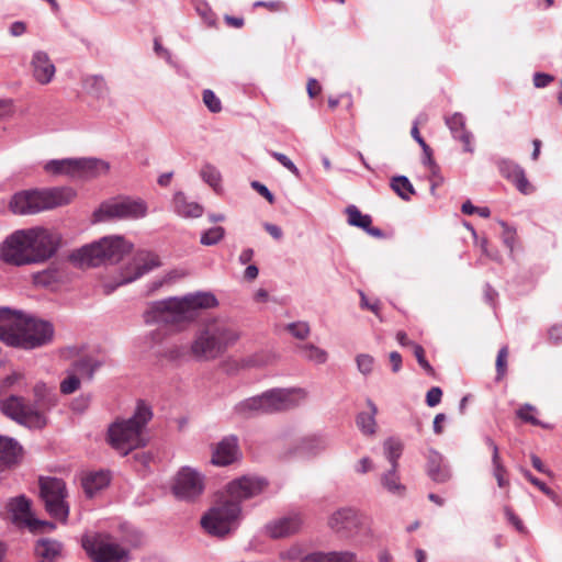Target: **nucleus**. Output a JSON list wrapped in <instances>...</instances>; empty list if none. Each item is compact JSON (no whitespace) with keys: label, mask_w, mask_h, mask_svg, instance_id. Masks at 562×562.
I'll use <instances>...</instances> for the list:
<instances>
[{"label":"nucleus","mask_w":562,"mask_h":562,"mask_svg":"<svg viewBox=\"0 0 562 562\" xmlns=\"http://www.w3.org/2000/svg\"><path fill=\"white\" fill-rule=\"evenodd\" d=\"M267 481L244 475L227 485V496L213 506L202 518L201 526L211 536L224 537L232 532L240 516V503L252 498L265 490Z\"/></svg>","instance_id":"nucleus-1"},{"label":"nucleus","mask_w":562,"mask_h":562,"mask_svg":"<svg viewBox=\"0 0 562 562\" xmlns=\"http://www.w3.org/2000/svg\"><path fill=\"white\" fill-rule=\"evenodd\" d=\"M59 245L60 236L52 229L45 227L21 229L3 240L0 246V259L18 267L42 263L57 252Z\"/></svg>","instance_id":"nucleus-2"},{"label":"nucleus","mask_w":562,"mask_h":562,"mask_svg":"<svg viewBox=\"0 0 562 562\" xmlns=\"http://www.w3.org/2000/svg\"><path fill=\"white\" fill-rule=\"evenodd\" d=\"M33 403L18 395L0 398V411L22 426L42 429L47 425L46 414L58 403V395L54 387L37 382L33 387Z\"/></svg>","instance_id":"nucleus-3"},{"label":"nucleus","mask_w":562,"mask_h":562,"mask_svg":"<svg viewBox=\"0 0 562 562\" xmlns=\"http://www.w3.org/2000/svg\"><path fill=\"white\" fill-rule=\"evenodd\" d=\"M217 305V300L210 292H195L182 297H168L149 304L144 312L147 325H181L193 321L198 310L211 308Z\"/></svg>","instance_id":"nucleus-4"},{"label":"nucleus","mask_w":562,"mask_h":562,"mask_svg":"<svg viewBox=\"0 0 562 562\" xmlns=\"http://www.w3.org/2000/svg\"><path fill=\"white\" fill-rule=\"evenodd\" d=\"M239 339L235 326L224 319H210L194 334L190 356L196 361H211L223 356Z\"/></svg>","instance_id":"nucleus-5"},{"label":"nucleus","mask_w":562,"mask_h":562,"mask_svg":"<svg viewBox=\"0 0 562 562\" xmlns=\"http://www.w3.org/2000/svg\"><path fill=\"white\" fill-rule=\"evenodd\" d=\"M151 418V408L139 401L132 417L117 420L109 427L108 442L122 456L146 446L145 428Z\"/></svg>","instance_id":"nucleus-6"},{"label":"nucleus","mask_w":562,"mask_h":562,"mask_svg":"<svg viewBox=\"0 0 562 562\" xmlns=\"http://www.w3.org/2000/svg\"><path fill=\"white\" fill-rule=\"evenodd\" d=\"M133 245L123 236H105L98 241L81 247L72 255V258L81 265L90 267L114 265L130 254Z\"/></svg>","instance_id":"nucleus-7"},{"label":"nucleus","mask_w":562,"mask_h":562,"mask_svg":"<svg viewBox=\"0 0 562 562\" xmlns=\"http://www.w3.org/2000/svg\"><path fill=\"white\" fill-rule=\"evenodd\" d=\"M74 195L75 192L69 188L22 191L12 196L9 205L14 214H35L68 204Z\"/></svg>","instance_id":"nucleus-8"},{"label":"nucleus","mask_w":562,"mask_h":562,"mask_svg":"<svg viewBox=\"0 0 562 562\" xmlns=\"http://www.w3.org/2000/svg\"><path fill=\"white\" fill-rule=\"evenodd\" d=\"M54 326L50 322L24 314L20 321L12 347L25 350L41 348L54 339Z\"/></svg>","instance_id":"nucleus-9"},{"label":"nucleus","mask_w":562,"mask_h":562,"mask_svg":"<svg viewBox=\"0 0 562 562\" xmlns=\"http://www.w3.org/2000/svg\"><path fill=\"white\" fill-rule=\"evenodd\" d=\"M147 204L142 199H132L128 196L114 199L103 202L94 211L95 222L109 220H138L147 215Z\"/></svg>","instance_id":"nucleus-10"},{"label":"nucleus","mask_w":562,"mask_h":562,"mask_svg":"<svg viewBox=\"0 0 562 562\" xmlns=\"http://www.w3.org/2000/svg\"><path fill=\"white\" fill-rule=\"evenodd\" d=\"M40 496L50 517L65 522L69 515L67 490L61 479L40 477Z\"/></svg>","instance_id":"nucleus-11"},{"label":"nucleus","mask_w":562,"mask_h":562,"mask_svg":"<svg viewBox=\"0 0 562 562\" xmlns=\"http://www.w3.org/2000/svg\"><path fill=\"white\" fill-rule=\"evenodd\" d=\"M108 162L94 158H66L53 159L45 164L44 169L52 175H67L70 177L88 178L106 172Z\"/></svg>","instance_id":"nucleus-12"},{"label":"nucleus","mask_w":562,"mask_h":562,"mask_svg":"<svg viewBox=\"0 0 562 562\" xmlns=\"http://www.w3.org/2000/svg\"><path fill=\"white\" fill-rule=\"evenodd\" d=\"M82 546L94 562H128L130 552L106 535L86 537Z\"/></svg>","instance_id":"nucleus-13"},{"label":"nucleus","mask_w":562,"mask_h":562,"mask_svg":"<svg viewBox=\"0 0 562 562\" xmlns=\"http://www.w3.org/2000/svg\"><path fill=\"white\" fill-rule=\"evenodd\" d=\"M307 396L304 389H272L262 393L263 405L267 414L278 413L294 408Z\"/></svg>","instance_id":"nucleus-14"},{"label":"nucleus","mask_w":562,"mask_h":562,"mask_svg":"<svg viewBox=\"0 0 562 562\" xmlns=\"http://www.w3.org/2000/svg\"><path fill=\"white\" fill-rule=\"evenodd\" d=\"M204 491V477L190 467H182L173 479L172 493L179 499L192 501Z\"/></svg>","instance_id":"nucleus-15"},{"label":"nucleus","mask_w":562,"mask_h":562,"mask_svg":"<svg viewBox=\"0 0 562 562\" xmlns=\"http://www.w3.org/2000/svg\"><path fill=\"white\" fill-rule=\"evenodd\" d=\"M362 524V516L356 509L349 507L336 510L328 519L330 529L344 538L358 535Z\"/></svg>","instance_id":"nucleus-16"},{"label":"nucleus","mask_w":562,"mask_h":562,"mask_svg":"<svg viewBox=\"0 0 562 562\" xmlns=\"http://www.w3.org/2000/svg\"><path fill=\"white\" fill-rule=\"evenodd\" d=\"M330 442L326 436L312 435L297 439L284 452V458L310 459L326 451Z\"/></svg>","instance_id":"nucleus-17"},{"label":"nucleus","mask_w":562,"mask_h":562,"mask_svg":"<svg viewBox=\"0 0 562 562\" xmlns=\"http://www.w3.org/2000/svg\"><path fill=\"white\" fill-rule=\"evenodd\" d=\"M159 265H160V262L156 255L148 254V252L138 254L133 259V262L126 267L123 278L116 284V286L135 281L136 279L140 278L145 273L159 267Z\"/></svg>","instance_id":"nucleus-18"},{"label":"nucleus","mask_w":562,"mask_h":562,"mask_svg":"<svg viewBox=\"0 0 562 562\" xmlns=\"http://www.w3.org/2000/svg\"><path fill=\"white\" fill-rule=\"evenodd\" d=\"M303 524V519L299 513H291L283 517L277 518L266 525V533L273 538H284L296 533Z\"/></svg>","instance_id":"nucleus-19"},{"label":"nucleus","mask_w":562,"mask_h":562,"mask_svg":"<svg viewBox=\"0 0 562 562\" xmlns=\"http://www.w3.org/2000/svg\"><path fill=\"white\" fill-rule=\"evenodd\" d=\"M501 175L513 182L516 189L527 195L533 192V187L528 181L525 170L510 159H501L497 162Z\"/></svg>","instance_id":"nucleus-20"},{"label":"nucleus","mask_w":562,"mask_h":562,"mask_svg":"<svg viewBox=\"0 0 562 562\" xmlns=\"http://www.w3.org/2000/svg\"><path fill=\"white\" fill-rule=\"evenodd\" d=\"M239 454L238 439L232 435L215 445L211 461L214 465L226 467L234 463Z\"/></svg>","instance_id":"nucleus-21"},{"label":"nucleus","mask_w":562,"mask_h":562,"mask_svg":"<svg viewBox=\"0 0 562 562\" xmlns=\"http://www.w3.org/2000/svg\"><path fill=\"white\" fill-rule=\"evenodd\" d=\"M31 69L34 79L40 85L49 83L56 72L55 65L50 60L48 54L44 50H35L31 59Z\"/></svg>","instance_id":"nucleus-22"},{"label":"nucleus","mask_w":562,"mask_h":562,"mask_svg":"<svg viewBox=\"0 0 562 562\" xmlns=\"http://www.w3.org/2000/svg\"><path fill=\"white\" fill-rule=\"evenodd\" d=\"M426 459V472L434 482L446 483L451 479L450 467L440 452L428 449Z\"/></svg>","instance_id":"nucleus-23"},{"label":"nucleus","mask_w":562,"mask_h":562,"mask_svg":"<svg viewBox=\"0 0 562 562\" xmlns=\"http://www.w3.org/2000/svg\"><path fill=\"white\" fill-rule=\"evenodd\" d=\"M23 312L10 307H0V340L12 347Z\"/></svg>","instance_id":"nucleus-24"},{"label":"nucleus","mask_w":562,"mask_h":562,"mask_svg":"<svg viewBox=\"0 0 562 562\" xmlns=\"http://www.w3.org/2000/svg\"><path fill=\"white\" fill-rule=\"evenodd\" d=\"M22 453L23 448L16 439L0 435V470L18 464Z\"/></svg>","instance_id":"nucleus-25"},{"label":"nucleus","mask_w":562,"mask_h":562,"mask_svg":"<svg viewBox=\"0 0 562 562\" xmlns=\"http://www.w3.org/2000/svg\"><path fill=\"white\" fill-rule=\"evenodd\" d=\"M446 124L448 125L453 138L459 139L463 144L464 151L472 153V134L465 130L464 116L461 113H454L446 119Z\"/></svg>","instance_id":"nucleus-26"},{"label":"nucleus","mask_w":562,"mask_h":562,"mask_svg":"<svg viewBox=\"0 0 562 562\" xmlns=\"http://www.w3.org/2000/svg\"><path fill=\"white\" fill-rule=\"evenodd\" d=\"M110 483V475L106 471L91 472L82 479V487L86 495L92 498L97 493L106 487Z\"/></svg>","instance_id":"nucleus-27"},{"label":"nucleus","mask_w":562,"mask_h":562,"mask_svg":"<svg viewBox=\"0 0 562 562\" xmlns=\"http://www.w3.org/2000/svg\"><path fill=\"white\" fill-rule=\"evenodd\" d=\"M300 562H358L357 555L350 551L314 552L306 554Z\"/></svg>","instance_id":"nucleus-28"},{"label":"nucleus","mask_w":562,"mask_h":562,"mask_svg":"<svg viewBox=\"0 0 562 562\" xmlns=\"http://www.w3.org/2000/svg\"><path fill=\"white\" fill-rule=\"evenodd\" d=\"M175 212L182 217H200L203 207L199 203L189 202L183 192H177L173 195Z\"/></svg>","instance_id":"nucleus-29"},{"label":"nucleus","mask_w":562,"mask_h":562,"mask_svg":"<svg viewBox=\"0 0 562 562\" xmlns=\"http://www.w3.org/2000/svg\"><path fill=\"white\" fill-rule=\"evenodd\" d=\"M380 482L382 487L393 495L403 496L405 494L406 487L401 483L398 467H391L381 475Z\"/></svg>","instance_id":"nucleus-30"},{"label":"nucleus","mask_w":562,"mask_h":562,"mask_svg":"<svg viewBox=\"0 0 562 562\" xmlns=\"http://www.w3.org/2000/svg\"><path fill=\"white\" fill-rule=\"evenodd\" d=\"M367 405L370 412L359 413L356 418V424L362 434L373 435L376 428L375 415L378 414V407L370 398L367 400Z\"/></svg>","instance_id":"nucleus-31"},{"label":"nucleus","mask_w":562,"mask_h":562,"mask_svg":"<svg viewBox=\"0 0 562 562\" xmlns=\"http://www.w3.org/2000/svg\"><path fill=\"white\" fill-rule=\"evenodd\" d=\"M102 366V362L92 357H83L75 361L70 370L79 378L92 380L94 372Z\"/></svg>","instance_id":"nucleus-32"},{"label":"nucleus","mask_w":562,"mask_h":562,"mask_svg":"<svg viewBox=\"0 0 562 562\" xmlns=\"http://www.w3.org/2000/svg\"><path fill=\"white\" fill-rule=\"evenodd\" d=\"M235 411L244 417L252 416L256 414H267L263 405L262 394L239 402L235 406Z\"/></svg>","instance_id":"nucleus-33"},{"label":"nucleus","mask_w":562,"mask_h":562,"mask_svg":"<svg viewBox=\"0 0 562 562\" xmlns=\"http://www.w3.org/2000/svg\"><path fill=\"white\" fill-rule=\"evenodd\" d=\"M9 509L14 520H23L27 525V520L33 519L31 517V503L23 495L12 498L9 503Z\"/></svg>","instance_id":"nucleus-34"},{"label":"nucleus","mask_w":562,"mask_h":562,"mask_svg":"<svg viewBox=\"0 0 562 562\" xmlns=\"http://www.w3.org/2000/svg\"><path fill=\"white\" fill-rule=\"evenodd\" d=\"M83 88L90 95L102 99L108 95L109 89L102 76L92 75L83 80Z\"/></svg>","instance_id":"nucleus-35"},{"label":"nucleus","mask_w":562,"mask_h":562,"mask_svg":"<svg viewBox=\"0 0 562 562\" xmlns=\"http://www.w3.org/2000/svg\"><path fill=\"white\" fill-rule=\"evenodd\" d=\"M391 189L404 201H411L416 191L406 176H395L390 182Z\"/></svg>","instance_id":"nucleus-36"},{"label":"nucleus","mask_w":562,"mask_h":562,"mask_svg":"<svg viewBox=\"0 0 562 562\" xmlns=\"http://www.w3.org/2000/svg\"><path fill=\"white\" fill-rule=\"evenodd\" d=\"M61 544L56 540L40 539L35 546V552L38 557L45 560H54L60 554Z\"/></svg>","instance_id":"nucleus-37"},{"label":"nucleus","mask_w":562,"mask_h":562,"mask_svg":"<svg viewBox=\"0 0 562 562\" xmlns=\"http://www.w3.org/2000/svg\"><path fill=\"white\" fill-rule=\"evenodd\" d=\"M299 350L304 359L312 361L316 364H323L328 359L327 351L313 344L300 345Z\"/></svg>","instance_id":"nucleus-38"},{"label":"nucleus","mask_w":562,"mask_h":562,"mask_svg":"<svg viewBox=\"0 0 562 562\" xmlns=\"http://www.w3.org/2000/svg\"><path fill=\"white\" fill-rule=\"evenodd\" d=\"M384 456L391 467H398V459L403 452V443L395 438H387L383 443Z\"/></svg>","instance_id":"nucleus-39"},{"label":"nucleus","mask_w":562,"mask_h":562,"mask_svg":"<svg viewBox=\"0 0 562 562\" xmlns=\"http://www.w3.org/2000/svg\"><path fill=\"white\" fill-rule=\"evenodd\" d=\"M346 214L348 216V224L359 228H368L372 223V218L368 214H362L356 205H348L346 207Z\"/></svg>","instance_id":"nucleus-40"},{"label":"nucleus","mask_w":562,"mask_h":562,"mask_svg":"<svg viewBox=\"0 0 562 562\" xmlns=\"http://www.w3.org/2000/svg\"><path fill=\"white\" fill-rule=\"evenodd\" d=\"M201 177L214 191L221 190L222 176L216 167L210 164L204 165L201 169Z\"/></svg>","instance_id":"nucleus-41"},{"label":"nucleus","mask_w":562,"mask_h":562,"mask_svg":"<svg viewBox=\"0 0 562 562\" xmlns=\"http://www.w3.org/2000/svg\"><path fill=\"white\" fill-rule=\"evenodd\" d=\"M58 281L56 269H46L33 274V282L38 286H49Z\"/></svg>","instance_id":"nucleus-42"},{"label":"nucleus","mask_w":562,"mask_h":562,"mask_svg":"<svg viewBox=\"0 0 562 562\" xmlns=\"http://www.w3.org/2000/svg\"><path fill=\"white\" fill-rule=\"evenodd\" d=\"M80 385V378L68 369L67 376L60 382V392L65 395H69L79 390Z\"/></svg>","instance_id":"nucleus-43"},{"label":"nucleus","mask_w":562,"mask_h":562,"mask_svg":"<svg viewBox=\"0 0 562 562\" xmlns=\"http://www.w3.org/2000/svg\"><path fill=\"white\" fill-rule=\"evenodd\" d=\"M225 229L222 226H215L205 231L201 236V244L205 246L216 245L223 239Z\"/></svg>","instance_id":"nucleus-44"},{"label":"nucleus","mask_w":562,"mask_h":562,"mask_svg":"<svg viewBox=\"0 0 562 562\" xmlns=\"http://www.w3.org/2000/svg\"><path fill=\"white\" fill-rule=\"evenodd\" d=\"M190 355L189 348L183 345H172L166 348L160 356L168 359L169 361H180L184 359L187 355Z\"/></svg>","instance_id":"nucleus-45"},{"label":"nucleus","mask_w":562,"mask_h":562,"mask_svg":"<svg viewBox=\"0 0 562 562\" xmlns=\"http://www.w3.org/2000/svg\"><path fill=\"white\" fill-rule=\"evenodd\" d=\"M202 100L210 112L220 113L222 111V102L211 89L203 90Z\"/></svg>","instance_id":"nucleus-46"},{"label":"nucleus","mask_w":562,"mask_h":562,"mask_svg":"<svg viewBox=\"0 0 562 562\" xmlns=\"http://www.w3.org/2000/svg\"><path fill=\"white\" fill-rule=\"evenodd\" d=\"M286 330L295 338L304 340L310 336L311 328L306 322H293L286 325Z\"/></svg>","instance_id":"nucleus-47"},{"label":"nucleus","mask_w":562,"mask_h":562,"mask_svg":"<svg viewBox=\"0 0 562 562\" xmlns=\"http://www.w3.org/2000/svg\"><path fill=\"white\" fill-rule=\"evenodd\" d=\"M414 356L418 362V364L426 371L427 374L434 376L435 370L431 367V364L427 361L425 358V350L424 348L418 344H412Z\"/></svg>","instance_id":"nucleus-48"},{"label":"nucleus","mask_w":562,"mask_h":562,"mask_svg":"<svg viewBox=\"0 0 562 562\" xmlns=\"http://www.w3.org/2000/svg\"><path fill=\"white\" fill-rule=\"evenodd\" d=\"M356 363L363 375H369L373 371L374 358L368 353H360L356 357Z\"/></svg>","instance_id":"nucleus-49"},{"label":"nucleus","mask_w":562,"mask_h":562,"mask_svg":"<svg viewBox=\"0 0 562 562\" xmlns=\"http://www.w3.org/2000/svg\"><path fill=\"white\" fill-rule=\"evenodd\" d=\"M164 338H165V334L159 329H155V330H151V331L147 333L146 335H144L142 337V341H143L145 348L150 350L155 346L161 344Z\"/></svg>","instance_id":"nucleus-50"},{"label":"nucleus","mask_w":562,"mask_h":562,"mask_svg":"<svg viewBox=\"0 0 562 562\" xmlns=\"http://www.w3.org/2000/svg\"><path fill=\"white\" fill-rule=\"evenodd\" d=\"M269 154L284 168H286L292 175H294L295 177L300 176V170L286 155L273 150H270Z\"/></svg>","instance_id":"nucleus-51"},{"label":"nucleus","mask_w":562,"mask_h":562,"mask_svg":"<svg viewBox=\"0 0 562 562\" xmlns=\"http://www.w3.org/2000/svg\"><path fill=\"white\" fill-rule=\"evenodd\" d=\"M524 476L531 483L533 484L535 486H537L540 491H542L546 495H548L552 501H555L557 498V495L555 493L549 488L546 483H543L542 481H540L539 479H537L536 476H533L531 474V472L529 470H522L521 471Z\"/></svg>","instance_id":"nucleus-52"},{"label":"nucleus","mask_w":562,"mask_h":562,"mask_svg":"<svg viewBox=\"0 0 562 562\" xmlns=\"http://www.w3.org/2000/svg\"><path fill=\"white\" fill-rule=\"evenodd\" d=\"M535 411L536 408L533 406H531L530 404H525L517 411V416L526 423L538 426L540 425V422L533 416L532 413Z\"/></svg>","instance_id":"nucleus-53"},{"label":"nucleus","mask_w":562,"mask_h":562,"mask_svg":"<svg viewBox=\"0 0 562 562\" xmlns=\"http://www.w3.org/2000/svg\"><path fill=\"white\" fill-rule=\"evenodd\" d=\"M29 528L34 532H47L55 529V524L50 521L40 520V519H29L27 520Z\"/></svg>","instance_id":"nucleus-54"},{"label":"nucleus","mask_w":562,"mask_h":562,"mask_svg":"<svg viewBox=\"0 0 562 562\" xmlns=\"http://www.w3.org/2000/svg\"><path fill=\"white\" fill-rule=\"evenodd\" d=\"M507 356H508V348L506 346L502 347L498 350L497 358H496L497 379H501L506 372Z\"/></svg>","instance_id":"nucleus-55"},{"label":"nucleus","mask_w":562,"mask_h":562,"mask_svg":"<svg viewBox=\"0 0 562 562\" xmlns=\"http://www.w3.org/2000/svg\"><path fill=\"white\" fill-rule=\"evenodd\" d=\"M493 463V474L497 481V485L499 487H505L508 484V481L505 480L504 474L506 472V469L501 462V458H498L496 461H492Z\"/></svg>","instance_id":"nucleus-56"},{"label":"nucleus","mask_w":562,"mask_h":562,"mask_svg":"<svg viewBox=\"0 0 562 562\" xmlns=\"http://www.w3.org/2000/svg\"><path fill=\"white\" fill-rule=\"evenodd\" d=\"M21 380H22V375L19 373H12V374L7 375L4 379H2L0 381V394L7 393L10 389H12Z\"/></svg>","instance_id":"nucleus-57"},{"label":"nucleus","mask_w":562,"mask_h":562,"mask_svg":"<svg viewBox=\"0 0 562 562\" xmlns=\"http://www.w3.org/2000/svg\"><path fill=\"white\" fill-rule=\"evenodd\" d=\"M255 8L263 7L272 12H282L286 10V5L281 0H274V1H256L254 3Z\"/></svg>","instance_id":"nucleus-58"},{"label":"nucleus","mask_w":562,"mask_h":562,"mask_svg":"<svg viewBox=\"0 0 562 562\" xmlns=\"http://www.w3.org/2000/svg\"><path fill=\"white\" fill-rule=\"evenodd\" d=\"M196 11L209 26L215 24V15L206 3L199 4Z\"/></svg>","instance_id":"nucleus-59"},{"label":"nucleus","mask_w":562,"mask_h":562,"mask_svg":"<svg viewBox=\"0 0 562 562\" xmlns=\"http://www.w3.org/2000/svg\"><path fill=\"white\" fill-rule=\"evenodd\" d=\"M442 396V391L438 386H432L426 394V403L429 407L437 406Z\"/></svg>","instance_id":"nucleus-60"},{"label":"nucleus","mask_w":562,"mask_h":562,"mask_svg":"<svg viewBox=\"0 0 562 562\" xmlns=\"http://www.w3.org/2000/svg\"><path fill=\"white\" fill-rule=\"evenodd\" d=\"M504 227V234H503V241L506 245V247L513 251L515 247V237H516V231L510 228L506 223H503Z\"/></svg>","instance_id":"nucleus-61"},{"label":"nucleus","mask_w":562,"mask_h":562,"mask_svg":"<svg viewBox=\"0 0 562 562\" xmlns=\"http://www.w3.org/2000/svg\"><path fill=\"white\" fill-rule=\"evenodd\" d=\"M89 395H80L76 397L71 403V409L77 413H83L90 404Z\"/></svg>","instance_id":"nucleus-62"},{"label":"nucleus","mask_w":562,"mask_h":562,"mask_svg":"<svg viewBox=\"0 0 562 562\" xmlns=\"http://www.w3.org/2000/svg\"><path fill=\"white\" fill-rule=\"evenodd\" d=\"M252 189H255L261 196H263L269 203L274 202V195L271 193V191L261 182L259 181H252L251 182Z\"/></svg>","instance_id":"nucleus-63"},{"label":"nucleus","mask_w":562,"mask_h":562,"mask_svg":"<svg viewBox=\"0 0 562 562\" xmlns=\"http://www.w3.org/2000/svg\"><path fill=\"white\" fill-rule=\"evenodd\" d=\"M553 80H554V77L549 74L536 72L533 75V85L536 88H544Z\"/></svg>","instance_id":"nucleus-64"}]
</instances>
